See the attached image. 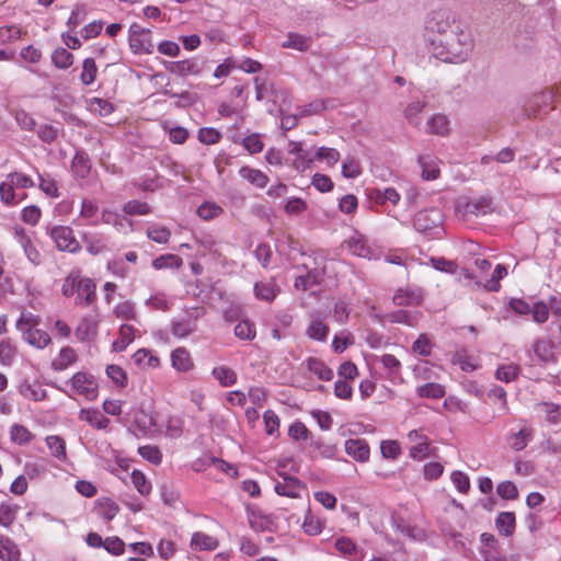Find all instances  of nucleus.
<instances>
[{"label":"nucleus","mask_w":561,"mask_h":561,"mask_svg":"<svg viewBox=\"0 0 561 561\" xmlns=\"http://www.w3.org/2000/svg\"><path fill=\"white\" fill-rule=\"evenodd\" d=\"M428 43L430 51L435 58L451 64L466 61L473 48L471 34L461 27L454 28L443 37L430 38Z\"/></svg>","instance_id":"f257e3e1"},{"label":"nucleus","mask_w":561,"mask_h":561,"mask_svg":"<svg viewBox=\"0 0 561 561\" xmlns=\"http://www.w3.org/2000/svg\"><path fill=\"white\" fill-rule=\"evenodd\" d=\"M560 98V89H546L534 94L525 104V113L529 117H539L553 108V103Z\"/></svg>","instance_id":"f03ea898"},{"label":"nucleus","mask_w":561,"mask_h":561,"mask_svg":"<svg viewBox=\"0 0 561 561\" xmlns=\"http://www.w3.org/2000/svg\"><path fill=\"white\" fill-rule=\"evenodd\" d=\"M508 306L519 316L531 314L533 320L538 324H542L549 319V308L543 301L530 305L522 298H512Z\"/></svg>","instance_id":"7ed1b4c3"},{"label":"nucleus","mask_w":561,"mask_h":561,"mask_svg":"<svg viewBox=\"0 0 561 561\" xmlns=\"http://www.w3.org/2000/svg\"><path fill=\"white\" fill-rule=\"evenodd\" d=\"M73 393L84 397L89 401L96 399L99 393V385L95 377L85 371L76 373L69 381Z\"/></svg>","instance_id":"20e7f679"},{"label":"nucleus","mask_w":561,"mask_h":561,"mask_svg":"<svg viewBox=\"0 0 561 561\" xmlns=\"http://www.w3.org/2000/svg\"><path fill=\"white\" fill-rule=\"evenodd\" d=\"M48 233L59 251L76 253L80 250V243L70 227L55 226Z\"/></svg>","instance_id":"39448f33"},{"label":"nucleus","mask_w":561,"mask_h":561,"mask_svg":"<svg viewBox=\"0 0 561 561\" xmlns=\"http://www.w3.org/2000/svg\"><path fill=\"white\" fill-rule=\"evenodd\" d=\"M425 28L428 33L433 34L430 38H439L440 36L443 37L444 34L453 32L454 28H460V25L456 24L448 13L439 11L433 13L431 19L426 22Z\"/></svg>","instance_id":"423d86ee"},{"label":"nucleus","mask_w":561,"mask_h":561,"mask_svg":"<svg viewBox=\"0 0 561 561\" xmlns=\"http://www.w3.org/2000/svg\"><path fill=\"white\" fill-rule=\"evenodd\" d=\"M408 440L411 444L409 449V456L416 461H422L430 456V439L420 430H412L407 435Z\"/></svg>","instance_id":"0eeeda50"},{"label":"nucleus","mask_w":561,"mask_h":561,"mask_svg":"<svg viewBox=\"0 0 561 561\" xmlns=\"http://www.w3.org/2000/svg\"><path fill=\"white\" fill-rule=\"evenodd\" d=\"M282 480L276 481L274 490L278 495L291 499L301 497V493L306 491V485L296 477H291L285 472H279Z\"/></svg>","instance_id":"6e6552de"},{"label":"nucleus","mask_w":561,"mask_h":561,"mask_svg":"<svg viewBox=\"0 0 561 561\" xmlns=\"http://www.w3.org/2000/svg\"><path fill=\"white\" fill-rule=\"evenodd\" d=\"M199 317L198 309L194 312H185L171 321V332L179 339H185L196 330V321Z\"/></svg>","instance_id":"1a4fd4ad"},{"label":"nucleus","mask_w":561,"mask_h":561,"mask_svg":"<svg viewBox=\"0 0 561 561\" xmlns=\"http://www.w3.org/2000/svg\"><path fill=\"white\" fill-rule=\"evenodd\" d=\"M330 333V328L325 323V316L319 311L309 314V323L306 328V335L313 341L325 342Z\"/></svg>","instance_id":"9d476101"},{"label":"nucleus","mask_w":561,"mask_h":561,"mask_svg":"<svg viewBox=\"0 0 561 561\" xmlns=\"http://www.w3.org/2000/svg\"><path fill=\"white\" fill-rule=\"evenodd\" d=\"M14 239L23 249L26 259L34 265L41 264V253L34 247L31 236L21 226L13 228Z\"/></svg>","instance_id":"9b49d317"},{"label":"nucleus","mask_w":561,"mask_h":561,"mask_svg":"<svg viewBox=\"0 0 561 561\" xmlns=\"http://www.w3.org/2000/svg\"><path fill=\"white\" fill-rule=\"evenodd\" d=\"M128 43L134 54L150 55L153 53V44L145 36V31L138 25L130 26Z\"/></svg>","instance_id":"f8f14e48"},{"label":"nucleus","mask_w":561,"mask_h":561,"mask_svg":"<svg viewBox=\"0 0 561 561\" xmlns=\"http://www.w3.org/2000/svg\"><path fill=\"white\" fill-rule=\"evenodd\" d=\"M442 221V215L438 209H425L419 211L413 220L414 228L420 232H427L438 228Z\"/></svg>","instance_id":"ddd939ff"},{"label":"nucleus","mask_w":561,"mask_h":561,"mask_svg":"<svg viewBox=\"0 0 561 561\" xmlns=\"http://www.w3.org/2000/svg\"><path fill=\"white\" fill-rule=\"evenodd\" d=\"M96 299L95 283L89 278L81 276L77 287L75 304L80 307H88Z\"/></svg>","instance_id":"4468645a"},{"label":"nucleus","mask_w":561,"mask_h":561,"mask_svg":"<svg viewBox=\"0 0 561 561\" xmlns=\"http://www.w3.org/2000/svg\"><path fill=\"white\" fill-rule=\"evenodd\" d=\"M288 153L295 156L293 167L298 172L306 171L314 161L309 151L304 149L301 141L290 140L288 142Z\"/></svg>","instance_id":"2eb2a0df"},{"label":"nucleus","mask_w":561,"mask_h":561,"mask_svg":"<svg viewBox=\"0 0 561 561\" xmlns=\"http://www.w3.org/2000/svg\"><path fill=\"white\" fill-rule=\"evenodd\" d=\"M457 210L461 213L463 217L471 215L474 217L485 216L493 210L492 201L488 197H481L458 205Z\"/></svg>","instance_id":"dca6fc26"},{"label":"nucleus","mask_w":561,"mask_h":561,"mask_svg":"<svg viewBox=\"0 0 561 561\" xmlns=\"http://www.w3.org/2000/svg\"><path fill=\"white\" fill-rule=\"evenodd\" d=\"M165 68L171 73L181 77L197 76L201 72V64L195 59L169 61Z\"/></svg>","instance_id":"f3484780"},{"label":"nucleus","mask_w":561,"mask_h":561,"mask_svg":"<svg viewBox=\"0 0 561 561\" xmlns=\"http://www.w3.org/2000/svg\"><path fill=\"white\" fill-rule=\"evenodd\" d=\"M345 451L354 460L366 462L369 459L370 449L366 440L350 438L345 442Z\"/></svg>","instance_id":"a211bd4d"},{"label":"nucleus","mask_w":561,"mask_h":561,"mask_svg":"<svg viewBox=\"0 0 561 561\" xmlns=\"http://www.w3.org/2000/svg\"><path fill=\"white\" fill-rule=\"evenodd\" d=\"M171 365L178 373H188L194 369V360L185 347H176L171 352Z\"/></svg>","instance_id":"6ab92c4d"},{"label":"nucleus","mask_w":561,"mask_h":561,"mask_svg":"<svg viewBox=\"0 0 561 561\" xmlns=\"http://www.w3.org/2000/svg\"><path fill=\"white\" fill-rule=\"evenodd\" d=\"M533 351L537 360L542 365H547L556 360L554 344L549 340H535L533 343Z\"/></svg>","instance_id":"aec40b11"},{"label":"nucleus","mask_w":561,"mask_h":561,"mask_svg":"<svg viewBox=\"0 0 561 561\" xmlns=\"http://www.w3.org/2000/svg\"><path fill=\"white\" fill-rule=\"evenodd\" d=\"M417 163L422 169V178L424 180L433 181L439 176V160L435 156L431 153L420 154L417 158Z\"/></svg>","instance_id":"412c9836"},{"label":"nucleus","mask_w":561,"mask_h":561,"mask_svg":"<svg viewBox=\"0 0 561 561\" xmlns=\"http://www.w3.org/2000/svg\"><path fill=\"white\" fill-rule=\"evenodd\" d=\"M378 362L381 363L383 369L387 373V378L393 382L399 383L402 382V376H401V363L400 360L391 355V354H383L378 357Z\"/></svg>","instance_id":"4be33fe9"},{"label":"nucleus","mask_w":561,"mask_h":561,"mask_svg":"<svg viewBox=\"0 0 561 561\" xmlns=\"http://www.w3.org/2000/svg\"><path fill=\"white\" fill-rule=\"evenodd\" d=\"M130 416L137 428L144 434L151 432L157 426V419L150 411L135 409L130 412Z\"/></svg>","instance_id":"5701e85b"},{"label":"nucleus","mask_w":561,"mask_h":561,"mask_svg":"<svg viewBox=\"0 0 561 561\" xmlns=\"http://www.w3.org/2000/svg\"><path fill=\"white\" fill-rule=\"evenodd\" d=\"M99 322L93 317H84L76 328L75 334L80 342H90L98 334Z\"/></svg>","instance_id":"b1692460"},{"label":"nucleus","mask_w":561,"mask_h":561,"mask_svg":"<svg viewBox=\"0 0 561 561\" xmlns=\"http://www.w3.org/2000/svg\"><path fill=\"white\" fill-rule=\"evenodd\" d=\"M190 546L194 551H214L218 548L219 541L214 536L196 531L192 535Z\"/></svg>","instance_id":"393cba45"},{"label":"nucleus","mask_w":561,"mask_h":561,"mask_svg":"<svg viewBox=\"0 0 561 561\" xmlns=\"http://www.w3.org/2000/svg\"><path fill=\"white\" fill-rule=\"evenodd\" d=\"M422 294L419 289L399 288L392 301L396 306H416L422 301Z\"/></svg>","instance_id":"a878e982"},{"label":"nucleus","mask_w":561,"mask_h":561,"mask_svg":"<svg viewBox=\"0 0 561 561\" xmlns=\"http://www.w3.org/2000/svg\"><path fill=\"white\" fill-rule=\"evenodd\" d=\"M239 175L259 188L266 187L270 181L268 176L264 172L248 165H243L239 169Z\"/></svg>","instance_id":"bb28decb"},{"label":"nucleus","mask_w":561,"mask_h":561,"mask_svg":"<svg viewBox=\"0 0 561 561\" xmlns=\"http://www.w3.org/2000/svg\"><path fill=\"white\" fill-rule=\"evenodd\" d=\"M23 340L36 348H44L50 343V336L47 332L37 327L27 329L22 333Z\"/></svg>","instance_id":"cd10ccee"},{"label":"nucleus","mask_w":561,"mask_h":561,"mask_svg":"<svg viewBox=\"0 0 561 561\" xmlns=\"http://www.w3.org/2000/svg\"><path fill=\"white\" fill-rule=\"evenodd\" d=\"M79 419L89 423L98 430H104L108 426L110 420L105 417L99 410L82 409Z\"/></svg>","instance_id":"c85d7f7f"},{"label":"nucleus","mask_w":561,"mask_h":561,"mask_svg":"<svg viewBox=\"0 0 561 561\" xmlns=\"http://www.w3.org/2000/svg\"><path fill=\"white\" fill-rule=\"evenodd\" d=\"M312 39L310 36H306L299 33L289 32L287 38L283 42V48H290L298 51H306L311 46Z\"/></svg>","instance_id":"c756f323"},{"label":"nucleus","mask_w":561,"mask_h":561,"mask_svg":"<svg viewBox=\"0 0 561 561\" xmlns=\"http://www.w3.org/2000/svg\"><path fill=\"white\" fill-rule=\"evenodd\" d=\"M305 363L308 370L314 374L320 380L329 381L333 378V370L321 359L308 357Z\"/></svg>","instance_id":"7c9ffc66"},{"label":"nucleus","mask_w":561,"mask_h":561,"mask_svg":"<svg viewBox=\"0 0 561 561\" xmlns=\"http://www.w3.org/2000/svg\"><path fill=\"white\" fill-rule=\"evenodd\" d=\"M20 393L28 400L42 401L46 398V390L38 382L24 380L19 387Z\"/></svg>","instance_id":"2f4dec72"},{"label":"nucleus","mask_w":561,"mask_h":561,"mask_svg":"<svg viewBox=\"0 0 561 561\" xmlns=\"http://www.w3.org/2000/svg\"><path fill=\"white\" fill-rule=\"evenodd\" d=\"M334 546L341 554H343L344 557L348 558L352 561H359L362 559V554L357 546L352 539L347 537H341L336 539Z\"/></svg>","instance_id":"473e14b6"},{"label":"nucleus","mask_w":561,"mask_h":561,"mask_svg":"<svg viewBox=\"0 0 561 561\" xmlns=\"http://www.w3.org/2000/svg\"><path fill=\"white\" fill-rule=\"evenodd\" d=\"M78 359L76 351L69 346L60 350L58 356L53 360V368L57 371L67 369L70 365L75 364Z\"/></svg>","instance_id":"72a5a7b5"},{"label":"nucleus","mask_w":561,"mask_h":561,"mask_svg":"<svg viewBox=\"0 0 561 561\" xmlns=\"http://www.w3.org/2000/svg\"><path fill=\"white\" fill-rule=\"evenodd\" d=\"M211 376L220 383L222 387H231L237 382V373L225 365L216 366L211 370Z\"/></svg>","instance_id":"f704fd0d"},{"label":"nucleus","mask_w":561,"mask_h":561,"mask_svg":"<svg viewBox=\"0 0 561 561\" xmlns=\"http://www.w3.org/2000/svg\"><path fill=\"white\" fill-rule=\"evenodd\" d=\"M71 169L76 176L85 179L91 169L89 156L84 151H77L71 162Z\"/></svg>","instance_id":"c9c22d12"},{"label":"nucleus","mask_w":561,"mask_h":561,"mask_svg":"<svg viewBox=\"0 0 561 561\" xmlns=\"http://www.w3.org/2000/svg\"><path fill=\"white\" fill-rule=\"evenodd\" d=\"M135 339V329L129 324L119 328L118 337L113 342L114 352H123Z\"/></svg>","instance_id":"e433bc0d"},{"label":"nucleus","mask_w":561,"mask_h":561,"mask_svg":"<svg viewBox=\"0 0 561 561\" xmlns=\"http://www.w3.org/2000/svg\"><path fill=\"white\" fill-rule=\"evenodd\" d=\"M79 217L83 220L82 225H99V207L92 201L84 199L81 205Z\"/></svg>","instance_id":"4c0bfd02"},{"label":"nucleus","mask_w":561,"mask_h":561,"mask_svg":"<svg viewBox=\"0 0 561 561\" xmlns=\"http://www.w3.org/2000/svg\"><path fill=\"white\" fill-rule=\"evenodd\" d=\"M426 131L439 136L447 135L449 133V123L447 117L443 114L433 115L426 124Z\"/></svg>","instance_id":"58836bf2"},{"label":"nucleus","mask_w":561,"mask_h":561,"mask_svg":"<svg viewBox=\"0 0 561 561\" xmlns=\"http://www.w3.org/2000/svg\"><path fill=\"white\" fill-rule=\"evenodd\" d=\"M451 362L459 365L460 369L467 373L473 371L479 367L477 359L469 355L466 350L455 352Z\"/></svg>","instance_id":"ea45409f"},{"label":"nucleus","mask_w":561,"mask_h":561,"mask_svg":"<svg viewBox=\"0 0 561 561\" xmlns=\"http://www.w3.org/2000/svg\"><path fill=\"white\" fill-rule=\"evenodd\" d=\"M45 440L51 456H54L58 460H66V443L60 436L49 435L46 437Z\"/></svg>","instance_id":"a19ab883"},{"label":"nucleus","mask_w":561,"mask_h":561,"mask_svg":"<svg viewBox=\"0 0 561 561\" xmlns=\"http://www.w3.org/2000/svg\"><path fill=\"white\" fill-rule=\"evenodd\" d=\"M73 60V55L62 47L56 48L51 54V62L58 69L66 70L70 68Z\"/></svg>","instance_id":"79ce46f5"},{"label":"nucleus","mask_w":561,"mask_h":561,"mask_svg":"<svg viewBox=\"0 0 561 561\" xmlns=\"http://www.w3.org/2000/svg\"><path fill=\"white\" fill-rule=\"evenodd\" d=\"M370 196L379 205H385L387 202L392 205H397L400 201V194L392 187L375 190L371 192Z\"/></svg>","instance_id":"37998d69"},{"label":"nucleus","mask_w":561,"mask_h":561,"mask_svg":"<svg viewBox=\"0 0 561 561\" xmlns=\"http://www.w3.org/2000/svg\"><path fill=\"white\" fill-rule=\"evenodd\" d=\"M20 552L16 545L8 537L0 536V559L3 561H16Z\"/></svg>","instance_id":"c03bdc74"},{"label":"nucleus","mask_w":561,"mask_h":561,"mask_svg":"<svg viewBox=\"0 0 561 561\" xmlns=\"http://www.w3.org/2000/svg\"><path fill=\"white\" fill-rule=\"evenodd\" d=\"M379 323L391 322V323H403L407 325H413V318L408 311L398 310L385 316H375Z\"/></svg>","instance_id":"a18cd8bd"},{"label":"nucleus","mask_w":561,"mask_h":561,"mask_svg":"<svg viewBox=\"0 0 561 561\" xmlns=\"http://www.w3.org/2000/svg\"><path fill=\"white\" fill-rule=\"evenodd\" d=\"M496 528L504 536H511L515 530V515L512 512H502L496 520Z\"/></svg>","instance_id":"49530a36"},{"label":"nucleus","mask_w":561,"mask_h":561,"mask_svg":"<svg viewBox=\"0 0 561 561\" xmlns=\"http://www.w3.org/2000/svg\"><path fill=\"white\" fill-rule=\"evenodd\" d=\"M0 199L7 206H15L20 203L15 186L7 179L0 183Z\"/></svg>","instance_id":"de8ad7c7"},{"label":"nucleus","mask_w":561,"mask_h":561,"mask_svg":"<svg viewBox=\"0 0 561 561\" xmlns=\"http://www.w3.org/2000/svg\"><path fill=\"white\" fill-rule=\"evenodd\" d=\"M254 294L257 299L272 301L277 295L275 284L270 282H260L254 285Z\"/></svg>","instance_id":"09e8293b"},{"label":"nucleus","mask_w":561,"mask_h":561,"mask_svg":"<svg viewBox=\"0 0 561 561\" xmlns=\"http://www.w3.org/2000/svg\"><path fill=\"white\" fill-rule=\"evenodd\" d=\"M133 358L136 364L148 367V368H157L160 365V359L158 356L153 355L150 351L146 348L138 350Z\"/></svg>","instance_id":"8fccbe9b"},{"label":"nucleus","mask_w":561,"mask_h":561,"mask_svg":"<svg viewBox=\"0 0 561 561\" xmlns=\"http://www.w3.org/2000/svg\"><path fill=\"white\" fill-rule=\"evenodd\" d=\"M416 393L421 398L440 399L445 396L444 386L436 382H427L416 388Z\"/></svg>","instance_id":"3c124183"},{"label":"nucleus","mask_w":561,"mask_h":561,"mask_svg":"<svg viewBox=\"0 0 561 561\" xmlns=\"http://www.w3.org/2000/svg\"><path fill=\"white\" fill-rule=\"evenodd\" d=\"M533 435V431L529 427H524L519 432L512 434L510 436V446L516 450L520 451L523 450L528 442L530 440Z\"/></svg>","instance_id":"603ef678"},{"label":"nucleus","mask_w":561,"mask_h":561,"mask_svg":"<svg viewBox=\"0 0 561 561\" xmlns=\"http://www.w3.org/2000/svg\"><path fill=\"white\" fill-rule=\"evenodd\" d=\"M37 175L39 180V190L48 197L57 198L59 196V191L56 180L48 174L37 173Z\"/></svg>","instance_id":"864d4df0"},{"label":"nucleus","mask_w":561,"mask_h":561,"mask_svg":"<svg viewBox=\"0 0 561 561\" xmlns=\"http://www.w3.org/2000/svg\"><path fill=\"white\" fill-rule=\"evenodd\" d=\"M182 263V259L175 254H163L152 261V267L154 270L179 268Z\"/></svg>","instance_id":"5fc2aeb1"},{"label":"nucleus","mask_w":561,"mask_h":561,"mask_svg":"<svg viewBox=\"0 0 561 561\" xmlns=\"http://www.w3.org/2000/svg\"><path fill=\"white\" fill-rule=\"evenodd\" d=\"M98 68L93 58H85L82 62L80 80L83 85H90L95 81Z\"/></svg>","instance_id":"6e6d98bb"},{"label":"nucleus","mask_w":561,"mask_h":561,"mask_svg":"<svg viewBox=\"0 0 561 561\" xmlns=\"http://www.w3.org/2000/svg\"><path fill=\"white\" fill-rule=\"evenodd\" d=\"M340 157V152L336 149L323 146L317 149L313 159L325 162L328 167H334L339 162Z\"/></svg>","instance_id":"4d7b16f0"},{"label":"nucleus","mask_w":561,"mask_h":561,"mask_svg":"<svg viewBox=\"0 0 561 561\" xmlns=\"http://www.w3.org/2000/svg\"><path fill=\"white\" fill-rule=\"evenodd\" d=\"M83 243L85 245V250L92 255H98L106 249L105 242L99 234H84Z\"/></svg>","instance_id":"13d9d810"},{"label":"nucleus","mask_w":561,"mask_h":561,"mask_svg":"<svg viewBox=\"0 0 561 561\" xmlns=\"http://www.w3.org/2000/svg\"><path fill=\"white\" fill-rule=\"evenodd\" d=\"M520 368L516 364L499 366L495 371V378L503 382L514 381L519 375Z\"/></svg>","instance_id":"bf43d9fd"},{"label":"nucleus","mask_w":561,"mask_h":561,"mask_svg":"<svg viewBox=\"0 0 561 561\" xmlns=\"http://www.w3.org/2000/svg\"><path fill=\"white\" fill-rule=\"evenodd\" d=\"M507 275V270L504 265L497 264L492 273L490 279L483 284V288L489 291H499L501 288L500 280Z\"/></svg>","instance_id":"052dcab7"},{"label":"nucleus","mask_w":561,"mask_h":561,"mask_svg":"<svg viewBox=\"0 0 561 561\" xmlns=\"http://www.w3.org/2000/svg\"><path fill=\"white\" fill-rule=\"evenodd\" d=\"M147 237L160 244L168 243L171 231L165 226L152 225L147 229Z\"/></svg>","instance_id":"680f3d73"},{"label":"nucleus","mask_w":561,"mask_h":561,"mask_svg":"<svg viewBox=\"0 0 561 561\" xmlns=\"http://www.w3.org/2000/svg\"><path fill=\"white\" fill-rule=\"evenodd\" d=\"M88 108L90 112L99 114L100 116H107L114 111L112 103L100 98H92L88 103Z\"/></svg>","instance_id":"e2e57ef3"},{"label":"nucleus","mask_w":561,"mask_h":561,"mask_svg":"<svg viewBox=\"0 0 561 561\" xmlns=\"http://www.w3.org/2000/svg\"><path fill=\"white\" fill-rule=\"evenodd\" d=\"M10 437L14 443L25 445L33 439V434L25 426L13 424L10 428Z\"/></svg>","instance_id":"0e129e2a"},{"label":"nucleus","mask_w":561,"mask_h":561,"mask_svg":"<svg viewBox=\"0 0 561 561\" xmlns=\"http://www.w3.org/2000/svg\"><path fill=\"white\" fill-rule=\"evenodd\" d=\"M221 206L214 202H205L197 208V215L204 220L214 219L222 214Z\"/></svg>","instance_id":"69168bd1"},{"label":"nucleus","mask_w":561,"mask_h":561,"mask_svg":"<svg viewBox=\"0 0 561 561\" xmlns=\"http://www.w3.org/2000/svg\"><path fill=\"white\" fill-rule=\"evenodd\" d=\"M81 274L79 271H72L65 279L61 286V294L65 297L76 295Z\"/></svg>","instance_id":"338daca9"},{"label":"nucleus","mask_w":561,"mask_h":561,"mask_svg":"<svg viewBox=\"0 0 561 561\" xmlns=\"http://www.w3.org/2000/svg\"><path fill=\"white\" fill-rule=\"evenodd\" d=\"M123 210L126 215H129V216H135V215H148L151 213V207L146 203V202H141V201H129L127 202L124 207H123Z\"/></svg>","instance_id":"774afa93"}]
</instances>
